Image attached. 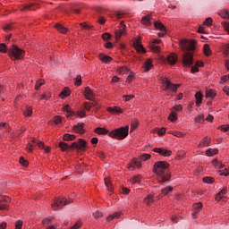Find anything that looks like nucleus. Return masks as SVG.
<instances>
[{
	"mask_svg": "<svg viewBox=\"0 0 229 229\" xmlns=\"http://www.w3.org/2000/svg\"><path fill=\"white\" fill-rule=\"evenodd\" d=\"M24 10H35V8H33V4H26L25 5H23L21 8V11L24 12Z\"/></svg>",
	"mask_w": 229,
	"mask_h": 229,
	"instance_id": "ea45409f",
	"label": "nucleus"
},
{
	"mask_svg": "<svg viewBox=\"0 0 229 229\" xmlns=\"http://www.w3.org/2000/svg\"><path fill=\"white\" fill-rule=\"evenodd\" d=\"M156 131L158 133L160 137H162V135L165 134V128L162 127L161 129H157Z\"/></svg>",
	"mask_w": 229,
	"mask_h": 229,
	"instance_id": "6e6d98bb",
	"label": "nucleus"
},
{
	"mask_svg": "<svg viewBox=\"0 0 229 229\" xmlns=\"http://www.w3.org/2000/svg\"><path fill=\"white\" fill-rule=\"evenodd\" d=\"M98 57L101 62H104V64H108V62H112V57L105 54H99Z\"/></svg>",
	"mask_w": 229,
	"mask_h": 229,
	"instance_id": "412c9836",
	"label": "nucleus"
},
{
	"mask_svg": "<svg viewBox=\"0 0 229 229\" xmlns=\"http://www.w3.org/2000/svg\"><path fill=\"white\" fill-rule=\"evenodd\" d=\"M219 129H220L222 131H228V130H229V125H228V124L221 125V126L219 127Z\"/></svg>",
	"mask_w": 229,
	"mask_h": 229,
	"instance_id": "774afa93",
	"label": "nucleus"
},
{
	"mask_svg": "<svg viewBox=\"0 0 229 229\" xmlns=\"http://www.w3.org/2000/svg\"><path fill=\"white\" fill-rule=\"evenodd\" d=\"M169 119L172 123H174V121H176V119H178L176 112L172 111L170 115H169Z\"/></svg>",
	"mask_w": 229,
	"mask_h": 229,
	"instance_id": "37998d69",
	"label": "nucleus"
},
{
	"mask_svg": "<svg viewBox=\"0 0 229 229\" xmlns=\"http://www.w3.org/2000/svg\"><path fill=\"white\" fill-rule=\"evenodd\" d=\"M219 150L217 148H209L206 151L207 157H214V155H217Z\"/></svg>",
	"mask_w": 229,
	"mask_h": 229,
	"instance_id": "cd10ccee",
	"label": "nucleus"
},
{
	"mask_svg": "<svg viewBox=\"0 0 229 229\" xmlns=\"http://www.w3.org/2000/svg\"><path fill=\"white\" fill-rule=\"evenodd\" d=\"M107 110L111 112V114H123V109L118 106L108 107Z\"/></svg>",
	"mask_w": 229,
	"mask_h": 229,
	"instance_id": "bb28decb",
	"label": "nucleus"
},
{
	"mask_svg": "<svg viewBox=\"0 0 229 229\" xmlns=\"http://www.w3.org/2000/svg\"><path fill=\"white\" fill-rule=\"evenodd\" d=\"M80 26L83 27L84 30H92L94 28L92 25H89L87 22H82Z\"/></svg>",
	"mask_w": 229,
	"mask_h": 229,
	"instance_id": "3c124183",
	"label": "nucleus"
},
{
	"mask_svg": "<svg viewBox=\"0 0 229 229\" xmlns=\"http://www.w3.org/2000/svg\"><path fill=\"white\" fill-rule=\"evenodd\" d=\"M199 62L198 61V62L196 63V64L191 67V72L192 73H194V72H199Z\"/></svg>",
	"mask_w": 229,
	"mask_h": 229,
	"instance_id": "a18cd8bd",
	"label": "nucleus"
},
{
	"mask_svg": "<svg viewBox=\"0 0 229 229\" xmlns=\"http://www.w3.org/2000/svg\"><path fill=\"white\" fill-rule=\"evenodd\" d=\"M140 166H141L140 161L139 159L133 158L131 161V164H130V165H129V169H130V171H133L134 167L140 168Z\"/></svg>",
	"mask_w": 229,
	"mask_h": 229,
	"instance_id": "dca6fc26",
	"label": "nucleus"
},
{
	"mask_svg": "<svg viewBox=\"0 0 229 229\" xmlns=\"http://www.w3.org/2000/svg\"><path fill=\"white\" fill-rule=\"evenodd\" d=\"M93 216L95 217V219H99V217H103V213H101L100 211H96L95 213H93Z\"/></svg>",
	"mask_w": 229,
	"mask_h": 229,
	"instance_id": "bf43d9fd",
	"label": "nucleus"
},
{
	"mask_svg": "<svg viewBox=\"0 0 229 229\" xmlns=\"http://www.w3.org/2000/svg\"><path fill=\"white\" fill-rule=\"evenodd\" d=\"M142 24H145V26H150L151 24V15L144 16L141 20Z\"/></svg>",
	"mask_w": 229,
	"mask_h": 229,
	"instance_id": "a878e982",
	"label": "nucleus"
},
{
	"mask_svg": "<svg viewBox=\"0 0 229 229\" xmlns=\"http://www.w3.org/2000/svg\"><path fill=\"white\" fill-rule=\"evenodd\" d=\"M208 144H210V139H208V137H205L201 142L199 144V146L200 148H205L207 146H208Z\"/></svg>",
	"mask_w": 229,
	"mask_h": 229,
	"instance_id": "c85d7f7f",
	"label": "nucleus"
},
{
	"mask_svg": "<svg viewBox=\"0 0 229 229\" xmlns=\"http://www.w3.org/2000/svg\"><path fill=\"white\" fill-rule=\"evenodd\" d=\"M195 99L197 106H199L203 101V94H201V91H198L195 94Z\"/></svg>",
	"mask_w": 229,
	"mask_h": 229,
	"instance_id": "aec40b11",
	"label": "nucleus"
},
{
	"mask_svg": "<svg viewBox=\"0 0 229 229\" xmlns=\"http://www.w3.org/2000/svg\"><path fill=\"white\" fill-rule=\"evenodd\" d=\"M204 55L206 56H210L212 55V51L210 50V46L208 44L204 45Z\"/></svg>",
	"mask_w": 229,
	"mask_h": 229,
	"instance_id": "72a5a7b5",
	"label": "nucleus"
},
{
	"mask_svg": "<svg viewBox=\"0 0 229 229\" xmlns=\"http://www.w3.org/2000/svg\"><path fill=\"white\" fill-rule=\"evenodd\" d=\"M151 67H153V61H151V59H148L145 62V71H149Z\"/></svg>",
	"mask_w": 229,
	"mask_h": 229,
	"instance_id": "4c0bfd02",
	"label": "nucleus"
},
{
	"mask_svg": "<svg viewBox=\"0 0 229 229\" xmlns=\"http://www.w3.org/2000/svg\"><path fill=\"white\" fill-rule=\"evenodd\" d=\"M74 81H75V85L76 87H80L82 83V81H81V75H78L75 79H74Z\"/></svg>",
	"mask_w": 229,
	"mask_h": 229,
	"instance_id": "de8ad7c7",
	"label": "nucleus"
},
{
	"mask_svg": "<svg viewBox=\"0 0 229 229\" xmlns=\"http://www.w3.org/2000/svg\"><path fill=\"white\" fill-rule=\"evenodd\" d=\"M64 112H66V117H71V115H74V112L72 109H71V106L69 105H65L63 107Z\"/></svg>",
	"mask_w": 229,
	"mask_h": 229,
	"instance_id": "4be33fe9",
	"label": "nucleus"
},
{
	"mask_svg": "<svg viewBox=\"0 0 229 229\" xmlns=\"http://www.w3.org/2000/svg\"><path fill=\"white\" fill-rule=\"evenodd\" d=\"M141 179H142V175L138 174V175L133 176V178L131 179V182L132 184L140 183Z\"/></svg>",
	"mask_w": 229,
	"mask_h": 229,
	"instance_id": "473e14b6",
	"label": "nucleus"
},
{
	"mask_svg": "<svg viewBox=\"0 0 229 229\" xmlns=\"http://www.w3.org/2000/svg\"><path fill=\"white\" fill-rule=\"evenodd\" d=\"M54 123L55 124H60L62 123V117L61 116H55Z\"/></svg>",
	"mask_w": 229,
	"mask_h": 229,
	"instance_id": "69168bd1",
	"label": "nucleus"
},
{
	"mask_svg": "<svg viewBox=\"0 0 229 229\" xmlns=\"http://www.w3.org/2000/svg\"><path fill=\"white\" fill-rule=\"evenodd\" d=\"M144 203H146L147 205H151V203H153V195H148V197H146L144 199Z\"/></svg>",
	"mask_w": 229,
	"mask_h": 229,
	"instance_id": "79ce46f5",
	"label": "nucleus"
},
{
	"mask_svg": "<svg viewBox=\"0 0 229 229\" xmlns=\"http://www.w3.org/2000/svg\"><path fill=\"white\" fill-rule=\"evenodd\" d=\"M169 169V164L165 161H158L154 164L153 171L157 176L158 183H165L171 180V174L165 171Z\"/></svg>",
	"mask_w": 229,
	"mask_h": 229,
	"instance_id": "f03ea898",
	"label": "nucleus"
},
{
	"mask_svg": "<svg viewBox=\"0 0 229 229\" xmlns=\"http://www.w3.org/2000/svg\"><path fill=\"white\" fill-rule=\"evenodd\" d=\"M0 53H8V47H6V44H0Z\"/></svg>",
	"mask_w": 229,
	"mask_h": 229,
	"instance_id": "49530a36",
	"label": "nucleus"
},
{
	"mask_svg": "<svg viewBox=\"0 0 229 229\" xmlns=\"http://www.w3.org/2000/svg\"><path fill=\"white\" fill-rule=\"evenodd\" d=\"M21 228H22V221L18 220V221L15 223V229H21Z\"/></svg>",
	"mask_w": 229,
	"mask_h": 229,
	"instance_id": "338daca9",
	"label": "nucleus"
},
{
	"mask_svg": "<svg viewBox=\"0 0 229 229\" xmlns=\"http://www.w3.org/2000/svg\"><path fill=\"white\" fill-rule=\"evenodd\" d=\"M181 49L185 53L182 55V65L183 67H191L194 65V55L192 51L196 50V40L183 39L180 42Z\"/></svg>",
	"mask_w": 229,
	"mask_h": 229,
	"instance_id": "f257e3e1",
	"label": "nucleus"
},
{
	"mask_svg": "<svg viewBox=\"0 0 229 229\" xmlns=\"http://www.w3.org/2000/svg\"><path fill=\"white\" fill-rule=\"evenodd\" d=\"M63 139L64 140H74V139H76V135L65 133L64 134Z\"/></svg>",
	"mask_w": 229,
	"mask_h": 229,
	"instance_id": "2f4dec72",
	"label": "nucleus"
},
{
	"mask_svg": "<svg viewBox=\"0 0 229 229\" xmlns=\"http://www.w3.org/2000/svg\"><path fill=\"white\" fill-rule=\"evenodd\" d=\"M123 98L125 102H128V101H131V99H133L134 96L133 95H123Z\"/></svg>",
	"mask_w": 229,
	"mask_h": 229,
	"instance_id": "13d9d810",
	"label": "nucleus"
},
{
	"mask_svg": "<svg viewBox=\"0 0 229 229\" xmlns=\"http://www.w3.org/2000/svg\"><path fill=\"white\" fill-rule=\"evenodd\" d=\"M20 164L26 167L28 165V161L24 157H20Z\"/></svg>",
	"mask_w": 229,
	"mask_h": 229,
	"instance_id": "e2e57ef3",
	"label": "nucleus"
},
{
	"mask_svg": "<svg viewBox=\"0 0 229 229\" xmlns=\"http://www.w3.org/2000/svg\"><path fill=\"white\" fill-rule=\"evenodd\" d=\"M55 29L57 30V31H59V33H67L69 31V29L64 27V25L62 24H55Z\"/></svg>",
	"mask_w": 229,
	"mask_h": 229,
	"instance_id": "5701e85b",
	"label": "nucleus"
},
{
	"mask_svg": "<svg viewBox=\"0 0 229 229\" xmlns=\"http://www.w3.org/2000/svg\"><path fill=\"white\" fill-rule=\"evenodd\" d=\"M8 55L10 56L11 60H21V58H24V50L13 45L8 50Z\"/></svg>",
	"mask_w": 229,
	"mask_h": 229,
	"instance_id": "423d86ee",
	"label": "nucleus"
},
{
	"mask_svg": "<svg viewBox=\"0 0 229 229\" xmlns=\"http://www.w3.org/2000/svg\"><path fill=\"white\" fill-rule=\"evenodd\" d=\"M140 160H142L143 162H146V160H149V158H151V155L149 154H143L140 157Z\"/></svg>",
	"mask_w": 229,
	"mask_h": 229,
	"instance_id": "8fccbe9b",
	"label": "nucleus"
},
{
	"mask_svg": "<svg viewBox=\"0 0 229 229\" xmlns=\"http://www.w3.org/2000/svg\"><path fill=\"white\" fill-rule=\"evenodd\" d=\"M49 98H51V94L49 92L41 95V99H43V101H47Z\"/></svg>",
	"mask_w": 229,
	"mask_h": 229,
	"instance_id": "4d7b16f0",
	"label": "nucleus"
},
{
	"mask_svg": "<svg viewBox=\"0 0 229 229\" xmlns=\"http://www.w3.org/2000/svg\"><path fill=\"white\" fill-rule=\"evenodd\" d=\"M75 115H76L77 117L83 118V117H85L86 113H85V111H79V112H77V113L75 114Z\"/></svg>",
	"mask_w": 229,
	"mask_h": 229,
	"instance_id": "0e129e2a",
	"label": "nucleus"
},
{
	"mask_svg": "<svg viewBox=\"0 0 229 229\" xmlns=\"http://www.w3.org/2000/svg\"><path fill=\"white\" fill-rule=\"evenodd\" d=\"M205 26H212V18L208 17L204 21Z\"/></svg>",
	"mask_w": 229,
	"mask_h": 229,
	"instance_id": "052dcab7",
	"label": "nucleus"
},
{
	"mask_svg": "<svg viewBox=\"0 0 229 229\" xmlns=\"http://www.w3.org/2000/svg\"><path fill=\"white\" fill-rule=\"evenodd\" d=\"M162 194H164L165 196L169 194V192H173V186H168L165 188H163L161 191Z\"/></svg>",
	"mask_w": 229,
	"mask_h": 229,
	"instance_id": "58836bf2",
	"label": "nucleus"
},
{
	"mask_svg": "<svg viewBox=\"0 0 229 229\" xmlns=\"http://www.w3.org/2000/svg\"><path fill=\"white\" fill-rule=\"evenodd\" d=\"M154 26L156 30H159V31H164L165 33V31H167V29L165 28V26L160 21H155Z\"/></svg>",
	"mask_w": 229,
	"mask_h": 229,
	"instance_id": "6ab92c4d",
	"label": "nucleus"
},
{
	"mask_svg": "<svg viewBox=\"0 0 229 229\" xmlns=\"http://www.w3.org/2000/svg\"><path fill=\"white\" fill-rule=\"evenodd\" d=\"M124 30H126V25L124 24V21H121L120 30L115 32L116 40H119L121 38V36L124 35Z\"/></svg>",
	"mask_w": 229,
	"mask_h": 229,
	"instance_id": "f8f14e48",
	"label": "nucleus"
},
{
	"mask_svg": "<svg viewBox=\"0 0 229 229\" xmlns=\"http://www.w3.org/2000/svg\"><path fill=\"white\" fill-rule=\"evenodd\" d=\"M201 208H203V204H201L200 202L195 204L193 206V212L191 214L192 217H196V216H198V214H199V212L201 211Z\"/></svg>",
	"mask_w": 229,
	"mask_h": 229,
	"instance_id": "2eb2a0df",
	"label": "nucleus"
},
{
	"mask_svg": "<svg viewBox=\"0 0 229 229\" xmlns=\"http://www.w3.org/2000/svg\"><path fill=\"white\" fill-rule=\"evenodd\" d=\"M69 203H72V199L68 200L65 198H59L52 203V208H54V210H58V208H64V207H65V205H69Z\"/></svg>",
	"mask_w": 229,
	"mask_h": 229,
	"instance_id": "0eeeda50",
	"label": "nucleus"
},
{
	"mask_svg": "<svg viewBox=\"0 0 229 229\" xmlns=\"http://www.w3.org/2000/svg\"><path fill=\"white\" fill-rule=\"evenodd\" d=\"M59 148L62 149V151H67V149H78L79 151H83V149L87 148V141H85L83 139H79L77 142L75 141L72 143V145L60 141Z\"/></svg>",
	"mask_w": 229,
	"mask_h": 229,
	"instance_id": "7ed1b4c3",
	"label": "nucleus"
},
{
	"mask_svg": "<svg viewBox=\"0 0 229 229\" xmlns=\"http://www.w3.org/2000/svg\"><path fill=\"white\" fill-rule=\"evenodd\" d=\"M227 191H228V188L224 187L222 189V191L217 193V195L216 197V201H219V199H221V198H223V196H225V194H226Z\"/></svg>",
	"mask_w": 229,
	"mask_h": 229,
	"instance_id": "393cba45",
	"label": "nucleus"
},
{
	"mask_svg": "<svg viewBox=\"0 0 229 229\" xmlns=\"http://www.w3.org/2000/svg\"><path fill=\"white\" fill-rule=\"evenodd\" d=\"M84 96L86 99H88L89 101H94V98H95L94 91H92L90 88L89 87L85 88Z\"/></svg>",
	"mask_w": 229,
	"mask_h": 229,
	"instance_id": "9b49d317",
	"label": "nucleus"
},
{
	"mask_svg": "<svg viewBox=\"0 0 229 229\" xmlns=\"http://www.w3.org/2000/svg\"><path fill=\"white\" fill-rule=\"evenodd\" d=\"M44 83H45V81L43 79L37 81L36 85H35V89L38 90V89H40V87H42V85H44Z\"/></svg>",
	"mask_w": 229,
	"mask_h": 229,
	"instance_id": "c03bdc74",
	"label": "nucleus"
},
{
	"mask_svg": "<svg viewBox=\"0 0 229 229\" xmlns=\"http://www.w3.org/2000/svg\"><path fill=\"white\" fill-rule=\"evenodd\" d=\"M71 94V90L69 89H64L61 93H60V98H67Z\"/></svg>",
	"mask_w": 229,
	"mask_h": 229,
	"instance_id": "a19ab883",
	"label": "nucleus"
},
{
	"mask_svg": "<svg viewBox=\"0 0 229 229\" xmlns=\"http://www.w3.org/2000/svg\"><path fill=\"white\" fill-rule=\"evenodd\" d=\"M155 153H158L161 155V157H171L173 155V152L171 150H167L162 148H155L153 149Z\"/></svg>",
	"mask_w": 229,
	"mask_h": 229,
	"instance_id": "1a4fd4ad",
	"label": "nucleus"
},
{
	"mask_svg": "<svg viewBox=\"0 0 229 229\" xmlns=\"http://www.w3.org/2000/svg\"><path fill=\"white\" fill-rule=\"evenodd\" d=\"M129 130L130 127L128 126L115 129L109 133V137H112V139H117L118 140H123V139H126V137H128Z\"/></svg>",
	"mask_w": 229,
	"mask_h": 229,
	"instance_id": "20e7f679",
	"label": "nucleus"
},
{
	"mask_svg": "<svg viewBox=\"0 0 229 229\" xmlns=\"http://www.w3.org/2000/svg\"><path fill=\"white\" fill-rule=\"evenodd\" d=\"M25 117H30L33 114L31 107H27L26 111L23 112Z\"/></svg>",
	"mask_w": 229,
	"mask_h": 229,
	"instance_id": "09e8293b",
	"label": "nucleus"
},
{
	"mask_svg": "<svg viewBox=\"0 0 229 229\" xmlns=\"http://www.w3.org/2000/svg\"><path fill=\"white\" fill-rule=\"evenodd\" d=\"M214 165H216V167H219L220 169H223L225 167V165L223 163L217 161L216 159L213 160Z\"/></svg>",
	"mask_w": 229,
	"mask_h": 229,
	"instance_id": "864d4df0",
	"label": "nucleus"
},
{
	"mask_svg": "<svg viewBox=\"0 0 229 229\" xmlns=\"http://www.w3.org/2000/svg\"><path fill=\"white\" fill-rule=\"evenodd\" d=\"M84 123H77L73 126L75 133H85Z\"/></svg>",
	"mask_w": 229,
	"mask_h": 229,
	"instance_id": "f3484780",
	"label": "nucleus"
},
{
	"mask_svg": "<svg viewBox=\"0 0 229 229\" xmlns=\"http://www.w3.org/2000/svg\"><path fill=\"white\" fill-rule=\"evenodd\" d=\"M163 85H165L164 90L165 92H168V96H173V94H176V91L178 90V87H180V84H174L171 82V80L165 78L161 80Z\"/></svg>",
	"mask_w": 229,
	"mask_h": 229,
	"instance_id": "39448f33",
	"label": "nucleus"
},
{
	"mask_svg": "<svg viewBox=\"0 0 229 229\" xmlns=\"http://www.w3.org/2000/svg\"><path fill=\"white\" fill-rule=\"evenodd\" d=\"M218 15L222 17L223 19H229V13L228 10L220 11L218 13Z\"/></svg>",
	"mask_w": 229,
	"mask_h": 229,
	"instance_id": "f704fd0d",
	"label": "nucleus"
},
{
	"mask_svg": "<svg viewBox=\"0 0 229 229\" xmlns=\"http://www.w3.org/2000/svg\"><path fill=\"white\" fill-rule=\"evenodd\" d=\"M206 98H209L210 99H214L216 98V92L212 89L206 90Z\"/></svg>",
	"mask_w": 229,
	"mask_h": 229,
	"instance_id": "c756f323",
	"label": "nucleus"
},
{
	"mask_svg": "<svg viewBox=\"0 0 229 229\" xmlns=\"http://www.w3.org/2000/svg\"><path fill=\"white\" fill-rule=\"evenodd\" d=\"M195 121H196V123H201V122L205 121V116H203V114H199V116H197L195 118Z\"/></svg>",
	"mask_w": 229,
	"mask_h": 229,
	"instance_id": "680f3d73",
	"label": "nucleus"
},
{
	"mask_svg": "<svg viewBox=\"0 0 229 229\" xmlns=\"http://www.w3.org/2000/svg\"><path fill=\"white\" fill-rule=\"evenodd\" d=\"M84 108L85 110H87V112H90V110L92 109V104H90V102H85Z\"/></svg>",
	"mask_w": 229,
	"mask_h": 229,
	"instance_id": "603ef678",
	"label": "nucleus"
},
{
	"mask_svg": "<svg viewBox=\"0 0 229 229\" xmlns=\"http://www.w3.org/2000/svg\"><path fill=\"white\" fill-rule=\"evenodd\" d=\"M133 46L136 48L138 53H146V49L144 48L142 44H140V39H136L133 42Z\"/></svg>",
	"mask_w": 229,
	"mask_h": 229,
	"instance_id": "ddd939ff",
	"label": "nucleus"
},
{
	"mask_svg": "<svg viewBox=\"0 0 229 229\" xmlns=\"http://www.w3.org/2000/svg\"><path fill=\"white\" fill-rule=\"evenodd\" d=\"M11 200L10 197L0 199V210H8V204L6 203H10Z\"/></svg>",
	"mask_w": 229,
	"mask_h": 229,
	"instance_id": "9d476101",
	"label": "nucleus"
},
{
	"mask_svg": "<svg viewBox=\"0 0 229 229\" xmlns=\"http://www.w3.org/2000/svg\"><path fill=\"white\" fill-rule=\"evenodd\" d=\"M95 133H98V135H106V133H108V130L105 129V128H101V127H97L94 130Z\"/></svg>",
	"mask_w": 229,
	"mask_h": 229,
	"instance_id": "b1692460",
	"label": "nucleus"
},
{
	"mask_svg": "<svg viewBox=\"0 0 229 229\" xmlns=\"http://www.w3.org/2000/svg\"><path fill=\"white\" fill-rule=\"evenodd\" d=\"M166 60L170 65H175L178 62V55L176 54H170L167 55Z\"/></svg>",
	"mask_w": 229,
	"mask_h": 229,
	"instance_id": "4468645a",
	"label": "nucleus"
},
{
	"mask_svg": "<svg viewBox=\"0 0 229 229\" xmlns=\"http://www.w3.org/2000/svg\"><path fill=\"white\" fill-rule=\"evenodd\" d=\"M129 71L130 69H128V67L126 66H122L117 69V72H119V74H126L127 72H129Z\"/></svg>",
	"mask_w": 229,
	"mask_h": 229,
	"instance_id": "e433bc0d",
	"label": "nucleus"
},
{
	"mask_svg": "<svg viewBox=\"0 0 229 229\" xmlns=\"http://www.w3.org/2000/svg\"><path fill=\"white\" fill-rule=\"evenodd\" d=\"M149 47L153 53H160V47L155 44H149Z\"/></svg>",
	"mask_w": 229,
	"mask_h": 229,
	"instance_id": "c9c22d12",
	"label": "nucleus"
},
{
	"mask_svg": "<svg viewBox=\"0 0 229 229\" xmlns=\"http://www.w3.org/2000/svg\"><path fill=\"white\" fill-rule=\"evenodd\" d=\"M31 142L32 143H29L27 146V150L30 151V153L33 151V148H35V146H38V148H40L41 149H44V148H46V144L43 141H40L35 138H32Z\"/></svg>",
	"mask_w": 229,
	"mask_h": 229,
	"instance_id": "6e6552de",
	"label": "nucleus"
},
{
	"mask_svg": "<svg viewBox=\"0 0 229 229\" xmlns=\"http://www.w3.org/2000/svg\"><path fill=\"white\" fill-rule=\"evenodd\" d=\"M104 182H105L106 187L107 188V191L112 192V185L113 184H112V182L110 181V179L108 177L105 178Z\"/></svg>",
	"mask_w": 229,
	"mask_h": 229,
	"instance_id": "7c9ffc66",
	"label": "nucleus"
},
{
	"mask_svg": "<svg viewBox=\"0 0 229 229\" xmlns=\"http://www.w3.org/2000/svg\"><path fill=\"white\" fill-rule=\"evenodd\" d=\"M121 216H123V212H121V211L115 212L112 215H109L106 217V221L110 222V221H113V219H119V217H121Z\"/></svg>",
	"mask_w": 229,
	"mask_h": 229,
	"instance_id": "a211bd4d",
	"label": "nucleus"
},
{
	"mask_svg": "<svg viewBox=\"0 0 229 229\" xmlns=\"http://www.w3.org/2000/svg\"><path fill=\"white\" fill-rule=\"evenodd\" d=\"M203 182H204V183H214V178H212V177H204Z\"/></svg>",
	"mask_w": 229,
	"mask_h": 229,
	"instance_id": "5fc2aeb1",
	"label": "nucleus"
}]
</instances>
